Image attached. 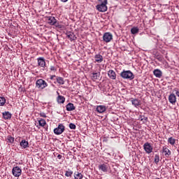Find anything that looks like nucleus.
<instances>
[{"mask_svg": "<svg viewBox=\"0 0 179 179\" xmlns=\"http://www.w3.org/2000/svg\"><path fill=\"white\" fill-rule=\"evenodd\" d=\"M120 76L123 79H129V80H132L135 78V75L131 71H125L124 70L121 73Z\"/></svg>", "mask_w": 179, "mask_h": 179, "instance_id": "obj_1", "label": "nucleus"}, {"mask_svg": "<svg viewBox=\"0 0 179 179\" xmlns=\"http://www.w3.org/2000/svg\"><path fill=\"white\" fill-rule=\"evenodd\" d=\"M47 86H48V84H47V82L43 79H38L36 82V87H37V89L43 90V89H45Z\"/></svg>", "mask_w": 179, "mask_h": 179, "instance_id": "obj_2", "label": "nucleus"}, {"mask_svg": "<svg viewBox=\"0 0 179 179\" xmlns=\"http://www.w3.org/2000/svg\"><path fill=\"white\" fill-rule=\"evenodd\" d=\"M12 174L14 177H20L22 176V169L19 166H14L12 169Z\"/></svg>", "mask_w": 179, "mask_h": 179, "instance_id": "obj_3", "label": "nucleus"}, {"mask_svg": "<svg viewBox=\"0 0 179 179\" xmlns=\"http://www.w3.org/2000/svg\"><path fill=\"white\" fill-rule=\"evenodd\" d=\"M38 61V66L40 68H43V70L47 68V64H45V59L44 57H38L37 59Z\"/></svg>", "mask_w": 179, "mask_h": 179, "instance_id": "obj_4", "label": "nucleus"}, {"mask_svg": "<svg viewBox=\"0 0 179 179\" xmlns=\"http://www.w3.org/2000/svg\"><path fill=\"white\" fill-rule=\"evenodd\" d=\"M64 131H65V126H64L62 124H60L57 128L54 129V134H55V135H61Z\"/></svg>", "mask_w": 179, "mask_h": 179, "instance_id": "obj_5", "label": "nucleus"}, {"mask_svg": "<svg viewBox=\"0 0 179 179\" xmlns=\"http://www.w3.org/2000/svg\"><path fill=\"white\" fill-rule=\"evenodd\" d=\"M103 40L105 43H110L113 40V34L109 32H106L103 36Z\"/></svg>", "mask_w": 179, "mask_h": 179, "instance_id": "obj_6", "label": "nucleus"}, {"mask_svg": "<svg viewBox=\"0 0 179 179\" xmlns=\"http://www.w3.org/2000/svg\"><path fill=\"white\" fill-rule=\"evenodd\" d=\"M96 9L98 10L99 12L104 13V12H107V9H108V8L107 7V4L100 3V4H97L96 6Z\"/></svg>", "mask_w": 179, "mask_h": 179, "instance_id": "obj_7", "label": "nucleus"}, {"mask_svg": "<svg viewBox=\"0 0 179 179\" xmlns=\"http://www.w3.org/2000/svg\"><path fill=\"white\" fill-rule=\"evenodd\" d=\"M144 150L148 153V155L152 153L153 152V147L151 146L150 143H145L143 145Z\"/></svg>", "mask_w": 179, "mask_h": 179, "instance_id": "obj_8", "label": "nucleus"}, {"mask_svg": "<svg viewBox=\"0 0 179 179\" xmlns=\"http://www.w3.org/2000/svg\"><path fill=\"white\" fill-rule=\"evenodd\" d=\"M169 103H171V104H173V106H174V104H176V103H177V96H176V94H171L169 96Z\"/></svg>", "mask_w": 179, "mask_h": 179, "instance_id": "obj_9", "label": "nucleus"}, {"mask_svg": "<svg viewBox=\"0 0 179 179\" xmlns=\"http://www.w3.org/2000/svg\"><path fill=\"white\" fill-rule=\"evenodd\" d=\"M108 78H110V79H112L113 80H115V79H117V74L113 70H109L108 71Z\"/></svg>", "mask_w": 179, "mask_h": 179, "instance_id": "obj_10", "label": "nucleus"}, {"mask_svg": "<svg viewBox=\"0 0 179 179\" xmlns=\"http://www.w3.org/2000/svg\"><path fill=\"white\" fill-rule=\"evenodd\" d=\"M66 35L67 38H69L70 41H75V40H76V36L75 34H73V32H66Z\"/></svg>", "mask_w": 179, "mask_h": 179, "instance_id": "obj_11", "label": "nucleus"}, {"mask_svg": "<svg viewBox=\"0 0 179 179\" xmlns=\"http://www.w3.org/2000/svg\"><path fill=\"white\" fill-rule=\"evenodd\" d=\"M106 110H107V108L106 107V106L99 105L96 106V111L97 113H99V114L105 113Z\"/></svg>", "mask_w": 179, "mask_h": 179, "instance_id": "obj_12", "label": "nucleus"}, {"mask_svg": "<svg viewBox=\"0 0 179 179\" xmlns=\"http://www.w3.org/2000/svg\"><path fill=\"white\" fill-rule=\"evenodd\" d=\"M99 170L103 171V173H107L108 171V164H102L99 166Z\"/></svg>", "mask_w": 179, "mask_h": 179, "instance_id": "obj_13", "label": "nucleus"}, {"mask_svg": "<svg viewBox=\"0 0 179 179\" xmlns=\"http://www.w3.org/2000/svg\"><path fill=\"white\" fill-rule=\"evenodd\" d=\"M131 101L132 106H134V107H139V106H141V101L138 99L131 98Z\"/></svg>", "mask_w": 179, "mask_h": 179, "instance_id": "obj_14", "label": "nucleus"}, {"mask_svg": "<svg viewBox=\"0 0 179 179\" xmlns=\"http://www.w3.org/2000/svg\"><path fill=\"white\" fill-rule=\"evenodd\" d=\"M162 152L164 154L165 157H170L171 151L167 147H163Z\"/></svg>", "mask_w": 179, "mask_h": 179, "instance_id": "obj_15", "label": "nucleus"}, {"mask_svg": "<svg viewBox=\"0 0 179 179\" xmlns=\"http://www.w3.org/2000/svg\"><path fill=\"white\" fill-rule=\"evenodd\" d=\"M48 23L51 26H54L57 24V19L54 17H48Z\"/></svg>", "mask_w": 179, "mask_h": 179, "instance_id": "obj_16", "label": "nucleus"}, {"mask_svg": "<svg viewBox=\"0 0 179 179\" xmlns=\"http://www.w3.org/2000/svg\"><path fill=\"white\" fill-rule=\"evenodd\" d=\"M95 62H97L98 64H101V62L103 61V56L100 54H97L94 56Z\"/></svg>", "mask_w": 179, "mask_h": 179, "instance_id": "obj_17", "label": "nucleus"}, {"mask_svg": "<svg viewBox=\"0 0 179 179\" xmlns=\"http://www.w3.org/2000/svg\"><path fill=\"white\" fill-rule=\"evenodd\" d=\"M20 145L22 149H27V148H29V141L26 140H22Z\"/></svg>", "mask_w": 179, "mask_h": 179, "instance_id": "obj_18", "label": "nucleus"}, {"mask_svg": "<svg viewBox=\"0 0 179 179\" xmlns=\"http://www.w3.org/2000/svg\"><path fill=\"white\" fill-rule=\"evenodd\" d=\"M153 73L156 78H162L163 75V73L162 72V71H160V69H158L154 70Z\"/></svg>", "mask_w": 179, "mask_h": 179, "instance_id": "obj_19", "label": "nucleus"}, {"mask_svg": "<svg viewBox=\"0 0 179 179\" xmlns=\"http://www.w3.org/2000/svg\"><path fill=\"white\" fill-rule=\"evenodd\" d=\"M2 114L4 120H10V118H12V113L9 111L3 112Z\"/></svg>", "mask_w": 179, "mask_h": 179, "instance_id": "obj_20", "label": "nucleus"}, {"mask_svg": "<svg viewBox=\"0 0 179 179\" xmlns=\"http://www.w3.org/2000/svg\"><path fill=\"white\" fill-rule=\"evenodd\" d=\"M66 110L67 111H73V110L76 109L75 106H73V103H69L66 106Z\"/></svg>", "mask_w": 179, "mask_h": 179, "instance_id": "obj_21", "label": "nucleus"}, {"mask_svg": "<svg viewBox=\"0 0 179 179\" xmlns=\"http://www.w3.org/2000/svg\"><path fill=\"white\" fill-rule=\"evenodd\" d=\"M92 80H97L100 78V72L93 73L91 76Z\"/></svg>", "mask_w": 179, "mask_h": 179, "instance_id": "obj_22", "label": "nucleus"}, {"mask_svg": "<svg viewBox=\"0 0 179 179\" xmlns=\"http://www.w3.org/2000/svg\"><path fill=\"white\" fill-rule=\"evenodd\" d=\"M58 83L59 85H64L65 81L64 80V78L62 77H57L56 78V83Z\"/></svg>", "mask_w": 179, "mask_h": 179, "instance_id": "obj_23", "label": "nucleus"}, {"mask_svg": "<svg viewBox=\"0 0 179 179\" xmlns=\"http://www.w3.org/2000/svg\"><path fill=\"white\" fill-rule=\"evenodd\" d=\"M57 102L59 104H64V103H65V97H64L61 95H59L57 97Z\"/></svg>", "mask_w": 179, "mask_h": 179, "instance_id": "obj_24", "label": "nucleus"}, {"mask_svg": "<svg viewBox=\"0 0 179 179\" xmlns=\"http://www.w3.org/2000/svg\"><path fill=\"white\" fill-rule=\"evenodd\" d=\"M83 178V175L81 173L76 172L74 173V179H82Z\"/></svg>", "mask_w": 179, "mask_h": 179, "instance_id": "obj_25", "label": "nucleus"}, {"mask_svg": "<svg viewBox=\"0 0 179 179\" xmlns=\"http://www.w3.org/2000/svg\"><path fill=\"white\" fill-rule=\"evenodd\" d=\"M131 34H138V33H139V28H138L137 27H134L131 29Z\"/></svg>", "mask_w": 179, "mask_h": 179, "instance_id": "obj_26", "label": "nucleus"}, {"mask_svg": "<svg viewBox=\"0 0 179 179\" xmlns=\"http://www.w3.org/2000/svg\"><path fill=\"white\" fill-rule=\"evenodd\" d=\"M168 143H170V145H176V139L173 137H170L168 138Z\"/></svg>", "mask_w": 179, "mask_h": 179, "instance_id": "obj_27", "label": "nucleus"}, {"mask_svg": "<svg viewBox=\"0 0 179 179\" xmlns=\"http://www.w3.org/2000/svg\"><path fill=\"white\" fill-rule=\"evenodd\" d=\"M38 124L40 127H45L47 122H45V120L44 119H41L38 120Z\"/></svg>", "mask_w": 179, "mask_h": 179, "instance_id": "obj_28", "label": "nucleus"}, {"mask_svg": "<svg viewBox=\"0 0 179 179\" xmlns=\"http://www.w3.org/2000/svg\"><path fill=\"white\" fill-rule=\"evenodd\" d=\"M6 103V99L3 96H0V106H5Z\"/></svg>", "mask_w": 179, "mask_h": 179, "instance_id": "obj_29", "label": "nucleus"}, {"mask_svg": "<svg viewBox=\"0 0 179 179\" xmlns=\"http://www.w3.org/2000/svg\"><path fill=\"white\" fill-rule=\"evenodd\" d=\"M7 141L9 142V143H13L15 142V138H13L12 136H8Z\"/></svg>", "mask_w": 179, "mask_h": 179, "instance_id": "obj_30", "label": "nucleus"}, {"mask_svg": "<svg viewBox=\"0 0 179 179\" xmlns=\"http://www.w3.org/2000/svg\"><path fill=\"white\" fill-rule=\"evenodd\" d=\"M72 174H73V171H72L71 170L68 169L67 171H66V173H65L66 177H71Z\"/></svg>", "mask_w": 179, "mask_h": 179, "instance_id": "obj_31", "label": "nucleus"}, {"mask_svg": "<svg viewBox=\"0 0 179 179\" xmlns=\"http://www.w3.org/2000/svg\"><path fill=\"white\" fill-rule=\"evenodd\" d=\"M154 162L156 164H158V163L160 162V157L159 156V155H155Z\"/></svg>", "mask_w": 179, "mask_h": 179, "instance_id": "obj_32", "label": "nucleus"}, {"mask_svg": "<svg viewBox=\"0 0 179 179\" xmlns=\"http://www.w3.org/2000/svg\"><path fill=\"white\" fill-rule=\"evenodd\" d=\"M57 76L53 75V76H50V80H52L54 83H57Z\"/></svg>", "mask_w": 179, "mask_h": 179, "instance_id": "obj_33", "label": "nucleus"}, {"mask_svg": "<svg viewBox=\"0 0 179 179\" xmlns=\"http://www.w3.org/2000/svg\"><path fill=\"white\" fill-rule=\"evenodd\" d=\"M139 120H140V121H142L143 122H146V121H148V117H146L145 116L140 115Z\"/></svg>", "mask_w": 179, "mask_h": 179, "instance_id": "obj_34", "label": "nucleus"}, {"mask_svg": "<svg viewBox=\"0 0 179 179\" xmlns=\"http://www.w3.org/2000/svg\"><path fill=\"white\" fill-rule=\"evenodd\" d=\"M99 2H100V3L103 5H107L108 3V1L107 0H99Z\"/></svg>", "mask_w": 179, "mask_h": 179, "instance_id": "obj_35", "label": "nucleus"}, {"mask_svg": "<svg viewBox=\"0 0 179 179\" xmlns=\"http://www.w3.org/2000/svg\"><path fill=\"white\" fill-rule=\"evenodd\" d=\"M69 128L70 129H76V125H75L73 123H70Z\"/></svg>", "mask_w": 179, "mask_h": 179, "instance_id": "obj_36", "label": "nucleus"}, {"mask_svg": "<svg viewBox=\"0 0 179 179\" xmlns=\"http://www.w3.org/2000/svg\"><path fill=\"white\" fill-rule=\"evenodd\" d=\"M173 92H176V96H177L178 97H179V90L177 89V88H175V89L173 90Z\"/></svg>", "mask_w": 179, "mask_h": 179, "instance_id": "obj_37", "label": "nucleus"}, {"mask_svg": "<svg viewBox=\"0 0 179 179\" xmlns=\"http://www.w3.org/2000/svg\"><path fill=\"white\" fill-rule=\"evenodd\" d=\"M41 117H43V118H45L47 117V115H45V113H41Z\"/></svg>", "mask_w": 179, "mask_h": 179, "instance_id": "obj_38", "label": "nucleus"}, {"mask_svg": "<svg viewBox=\"0 0 179 179\" xmlns=\"http://www.w3.org/2000/svg\"><path fill=\"white\" fill-rule=\"evenodd\" d=\"M57 159H59V160H61V159H62V155H57Z\"/></svg>", "mask_w": 179, "mask_h": 179, "instance_id": "obj_39", "label": "nucleus"}, {"mask_svg": "<svg viewBox=\"0 0 179 179\" xmlns=\"http://www.w3.org/2000/svg\"><path fill=\"white\" fill-rule=\"evenodd\" d=\"M50 70H51V71H55V67L54 66H52L50 67Z\"/></svg>", "mask_w": 179, "mask_h": 179, "instance_id": "obj_40", "label": "nucleus"}, {"mask_svg": "<svg viewBox=\"0 0 179 179\" xmlns=\"http://www.w3.org/2000/svg\"><path fill=\"white\" fill-rule=\"evenodd\" d=\"M61 2H68V0H60Z\"/></svg>", "mask_w": 179, "mask_h": 179, "instance_id": "obj_41", "label": "nucleus"}, {"mask_svg": "<svg viewBox=\"0 0 179 179\" xmlns=\"http://www.w3.org/2000/svg\"><path fill=\"white\" fill-rule=\"evenodd\" d=\"M56 27H58V25H57V24H56Z\"/></svg>", "mask_w": 179, "mask_h": 179, "instance_id": "obj_42", "label": "nucleus"}, {"mask_svg": "<svg viewBox=\"0 0 179 179\" xmlns=\"http://www.w3.org/2000/svg\"><path fill=\"white\" fill-rule=\"evenodd\" d=\"M115 1H118V0H115Z\"/></svg>", "mask_w": 179, "mask_h": 179, "instance_id": "obj_43", "label": "nucleus"}]
</instances>
